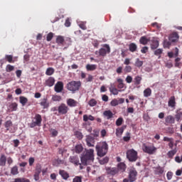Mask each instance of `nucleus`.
Returning <instances> with one entry per match:
<instances>
[{"mask_svg":"<svg viewBox=\"0 0 182 182\" xmlns=\"http://www.w3.org/2000/svg\"><path fill=\"white\" fill-rule=\"evenodd\" d=\"M74 151L77 154H80L83 151V146L82 144H77L75 146Z\"/></svg>","mask_w":182,"mask_h":182,"instance_id":"obj_28","label":"nucleus"},{"mask_svg":"<svg viewBox=\"0 0 182 182\" xmlns=\"http://www.w3.org/2000/svg\"><path fill=\"white\" fill-rule=\"evenodd\" d=\"M110 105L112 107H116L119 105V101L117 100V99H114L111 101Z\"/></svg>","mask_w":182,"mask_h":182,"instance_id":"obj_58","label":"nucleus"},{"mask_svg":"<svg viewBox=\"0 0 182 182\" xmlns=\"http://www.w3.org/2000/svg\"><path fill=\"white\" fill-rule=\"evenodd\" d=\"M142 79L143 78H141V77L139 75H137L136 77H135L134 79V85L136 86H138V85H140V83H141Z\"/></svg>","mask_w":182,"mask_h":182,"instance_id":"obj_38","label":"nucleus"},{"mask_svg":"<svg viewBox=\"0 0 182 182\" xmlns=\"http://www.w3.org/2000/svg\"><path fill=\"white\" fill-rule=\"evenodd\" d=\"M102 116H104V117L107 119V120H110L111 119H113V116H114V114H113V112L110 110H105L103 112Z\"/></svg>","mask_w":182,"mask_h":182,"instance_id":"obj_15","label":"nucleus"},{"mask_svg":"<svg viewBox=\"0 0 182 182\" xmlns=\"http://www.w3.org/2000/svg\"><path fill=\"white\" fill-rule=\"evenodd\" d=\"M109 89V92L112 93L114 96L119 95V92H122V90H118L117 88H116V87L113 84L110 85V87Z\"/></svg>","mask_w":182,"mask_h":182,"instance_id":"obj_17","label":"nucleus"},{"mask_svg":"<svg viewBox=\"0 0 182 182\" xmlns=\"http://www.w3.org/2000/svg\"><path fill=\"white\" fill-rule=\"evenodd\" d=\"M58 45H65V37L62 36H58L55 40Z\"/></svg>","mask_w":182,"mask_h":182,"instance_id":"obj_27","label":"nucleus"},{"mask_svg":"<svg viewBox=\"0 0 182 182\" xmlns=\"http://www.w3.org/2000/svg\"><path fill=\"white\" fill-rule=\"evenodd\" d=\"M33 163H35V158L30 157L28 159L29 166L31 167V166H33Z\"/></svg>","mask_w":182,"mask_h":182,"instance_id":"obj_64","label":"nucleus"},{"mask_svg":"<svg viewBox=\"0 0 182 182\" xmlns=\"http://www.w3.org/2000/svg\"><path fill=\"white\" fill-rule=\"evenodd\" d=\"M52 100L53 102H60V100H62V97L60 95H53Z\"/></svg>","mask_w":182,"mask_h":182,"instance_id":"obj_44","label":"nucleus"},{"mask_svg":"<svg viewBox=\"0 0 182 182\" xmlns=\"http://www.w3.org/2000/svg\"><path fill=\"white\" fill-rule=\"evenodd\" d=\"M127 159L129 161H137V151L134 149H129L127 151Z\"/></svg>","mask_w":182,"mask_h":182,"instance_id":"obj_7","label":"nucleus"},{"mask_svg":"<svg viewBox=\"0 0 182 182\" xmlns=\"http://www.w3.org/2000/svg\"><path fill=\"white\" fill-rule=\"evenodd\" d=\"M171 46V41H168L167 40H164V48H170Z\"/></svg>","mask_w":182,"mask_h":182,"instance_id":"obj_56","label":"nucleus"},{"mask_svg":"<svg viewBox=\"0 0 182 182\" xmlns=\"http://www.w3.org/2000/svg\"><path fill=\"white\" fill-rule=\"evenodd\" d=\"M58 113L60 114H66L69 112V107L65 103H62L58 108Z\"/></svg>","mask_w":182,"mask_h":182,"instance_id":"obj_9","label":"nucleus"},{"mask_svg":"<svg viewBox=\"0 0 182 182\" xmlns=\"http://www.w3.org/2000/svg\"><path fill=\"white\" fill-rule=\"evenodd\" d=\"M139 43L141 45H147V43H149V40L146 38V36H142L139 40Z\"/></svg>","mask_w":182,"mask_h":182,"instance_id":"obj_41","label":"nucleus"},{"mask_svg":"<svg viewBox=\"0 0 182 182\" xmlns=\"http://www.w3.org/2000/svg\"><path fill=\"white\" fill-rule=\"evenodd\" d=\"M151 26H153V28H156V29H160V28H161V25L159 24L157 22L152 23Z\"/></svg>","mask_w":182,"mask_h":182,"instance_id":"obj_60","label":"nucleus"},{"mask_svg":"<svg viewBox=\"0 0 182 182\" xmlns=\"http://www.w3.org/2000/svg\"><path fill=\"white\" fill-rule=\"evenodd\" d=\"M129 49L130 52H136V50H137V45L134 43H132L129 46Z\"/></svg>","mask_w":182,"mask_h":182,"instance_id":"obj_34","label":"nucleus"},{"mask_svg":"<svg viewBox=\"0 0 182 182\" xmlns=\"http://www.w3.org/2000/svg\"><path fill=\"white\" fill-rule=\"evenodd\" d=\"M107 53H110V46L108 44H105L103 48L98 51H95V55H99V56H102L103 58L106 56Z\"/></svg>","mask_w":182,"mask_h":182,"instance_id":"obj_6","label":"nucleus"},{"mask_svg":"<svg viewBox=\"0 0 182 182\" xmlns=\"http://www.w3.org/2000/svg\"><path fill=\"white\" fill-rule=\"evenodd\" d=\"M80 86H82L80 81H71L67 84V89L70 92L75 93V92H77L80 89Z\"/></svg>","mask_w":182,"mask_h":182,"instance_id":"obj_4","label":"nucleus"},{"mask_svg":"<svg viewBox=\"0 0 182 182\" xmlns=\"http://www.w3.org/2000/svg\"><path fill=\"white\" fill-rule=\"evenodd\" d=\"M175 122L176 119H174V117L171 115H168L165 117V123H166V124H174Z\"/></svg>","mask_w":182,"mask_h":182,"instance_id":"obj_18","label":"nucleus"},{"mask_svg":"<svg viewBox=\"0 0 182 182\" xmlns=\"http://www.w3.org/2000/svg\"><path fill=\"white\" fill-rule=\"evenodd\" d=\"M118 171H121L122 173H124L126 171V164L123 162H120L117 164Z\"/></svg>","mask_w":182,"mask_h":182,"instance_id":"obj_23","label":"nucleus"},{"mask_svg":"<svg viewBox=\"0 0 182 182\" xmlns=\"http://www.w3.org/2000/svg\"><path fill=\"white\" fill-rule=\"evenodd\" d=\"M96 150L97 156L100 157H103L107 154V151L109 150V145L106 141H101L97 144Z\"/></svg>","mask_w":182,"mask_h":182,"instance_id":"obj_2","label":"nucleus"},{"mask_svg":"<svg viewBox=\"0 0 182 182\" xmlns=\"http://www.w3.org/2000/svg\"><path fill=\"white\" fill-rule=\"evenodd\" d=\"M40 175H41V173H40V172H36V171H35L33 177H34V180H35L36 181H38V180H39V176H40Z\"/></svg>","mask_w":182,"mask_h":182,"instance_id":"obj_59","label":"nucleus"},{"mask_svg":"<svg viewBox=\"0 0 182 182\" xmlns=\"http://www.w3.org/2000/svg\"><path fill=\"white\" fill-rule=\"evenodd\" d=\"M85 141L88 147H95V143L96 141L95 140V138L93 136L87 135L86 136Z\"/></svg>","mask_w":182,"mask_h":182,"instance_id":"obj_12","label":"nucleus"},{"mask_svg":"<svg viewBox=\"0 0 182 182\" xmlns=\"http://www.w3.org/2000/svg\"><path fill=\"white\" fill-rule=\"evenodd\" d=\"M107 163H109V158L107 156L100 160V164H107Z\"/></svg>","mask_w":182,"mask_h":182,"instance_id":"obj_51","label":"nucleus"},{"mask_svg":"<svg viewBox=\"0 0 182 182\" xmlns=\"http://www.w3.org/2000/svg\"><path fill=\"white\" fill-rule=\"evenodd\" d=\"M40 105L42 106L43 109H48L49 107V102H48V98H43L40 102Z\"/></svg>","mask_w":182,"mask_h":182,"instance_id":"obj_20","label":"nucleus"},{"mask_svg":"<svg viewBox=\"0 0 182 182\" xmlns=\"http://www.w3.org/2000/svg\"><path fill=\"white\" fill-rule=\"evenodd\" d=\"M86 69L87 70H90V71L96 70L97 69V65L95 64H92V65L88 64L86 65Z\"/></svg>","mask_w":182,"mask_h":182,"instance_id":"obj_33","label":"nucleus"},{"mask_svg":"<svg viewBox=\"0 0 182 182\" xmlns=\"http://www.w3.org/2000/svg\"><path fill=\"white\" fill-rule=\"evenodd\" d=\"M4 126L6 129V130L9 131V127H11L12 126V121H11V120L6 121L4 124Z\"/></svg>","mask_w":182,"mask_h":182,"instance_id":"obj_50","label":"nucleus"},{"mask_svg":"<svg viewBox=\"0 0 182 182\" xmlns=\"http://www.w3.org/2000/svg\"><path fill=\"white\" fill-rule=\"evenodd\" d=\"M5 59L9 63H12V60H14V56L12 55H5Z\"/></svg>","mask_w":182,"mask_h":182,"instance_id":"obj_48","label":"nucleus"},{"mask_svg":"<svg viewBox=\"0 0 182 182\" xmlns=\"http://www.w3.org/2000/svg\"><path fill=\"white\" fill-rule=\"evenodd\" d=\"M82 120L83 122H85L84 123H82L83 129H86V130L90 133L92 132V127H90V124H92L89 122V120H90V122L95 121V117L90 114V115L84 114L82 117Z\"/></svg>","mask_w":182,"mask_h":182,"instance_id":"obj_3","label":"nucleus"},{"mask_svg":"<svg viewBox=\"0 0 182 182\" xmlns=\"http://www.w3.org/2000/svg\"><path fill=\"white\" fill-rule=\"evenodd\" d=\"M168 106H169V107H174L176 106V97L174 96L170 97Z\"/></svg>","mask_w":182,"mask_h":182,"instance_id":"obj_29","label":"nucleus"},{"mask_svg":"<svg viewBox=\"0 0 182 182\" xmlns=\"http://www.w3.org/2000/svg\"><path fill=\"white\" fill-rule=\"evenodd\" d=\"M20 103L22 104V106H25L28 103V98L25 97H20Z\"/></svg>","mask_w":182,"mask_h":182,"instance_id":"obj_45","label":"nucleus"},{"mask_svg":"<svg viewBox=\"0 0 182 182\" xmlns=\"http://www.w3.org/2000/svg\"><path fill=\"white\" fill-rule=\"evenodd\" d=\"M123 132H124V129H123V127L117 128L116 129V136L117 137L122 136V134H123Z\"/></svg>","mask_w":182,"mask_h":182,"instance_id":"obj_42","label":"nucleus"},{"mask_svg":"<svg viewBox=\"0 0 182 182\" xmlns=\"http://www.w3.org/2000/svg\"><path fill=\"white\" fill-rule=\"evenodd\" d=\"M95 150L90 149L83 152L80 160L82 166H87L95 161Z\"/></svg>","mask_w":182,"mask_h":182,"instance_id":"obj_1","label":"nucleus"},{"mask_svg":"<svg viewBox=\"0 0 182 182\" xmlns=\"http://www.w3.org/2000/svg\"><path fill=\"white\" fill-rule=\"evenodd\" d=\"M129 182H134L136 181V180H137V171H136L135 169H131L129 171Z\"/></svg>","mask_w":182,"mask_h":182,"instance_id":"obj_10","label":"nucleus"},{"mask_svg":"<svg viewBox=\"0 0 182 182\" xmlns=\"http://www.w3.org/2000/svg\"><path fill=\"white\" fill-rule=\"evenodd\" d=\"M159 41L157 40H153L152 43H151V49L154 50L157 49V47L159 46Z\"/></svg>","mask_w":182,"mask_h":182,"instance_id":"obj_39","label":"nucleus"},{"mask_svg":"<svg viewBox=\"0 0 182 182\" xmlns=\"http://www.w3.org/2000/svg\"><path fill=\"white\" fill-rule=\"evenodd\" d=\"M142 150L147 154H154L156 151H157V148H156V146H147L146 144H143Z\"/></svg>","mask_w":182,"mask_h":182,"instance_id":"obj_8","label":"nucleus"},{"mask_svg":"<svg viewBox=\"0 0 182 182\" xmlns=\"http://www.w3.org/2000/svg\"><path fill=\"white\" fill-rule=\"evenodd\" d=\"M15 70V67H14V65H7L6 67V72H12V70Z\"/></svg>","mask_w":182,"mask_h":182,"instance_id":"obj_52","label":"nucleus"},{"mask_svg":"<svg viewBox=\"0 0 182 182\" xmlns=\"http://www.w3.org/2000/svg\"><path fill=\"white\" fill-rule=\"evenodd\" d=\"M133 70V68L130 65H126L124 68V73H130Z\"/></svg>","mask_w":182,"mask_h":182,"instance_id":"obj_46","label":"nucleus"},{"mask_svg":"<svg viewBox=\"0 0 182 182\" xmlns=\"http://www.w3.org/2000/svg\"><path fill=\"white\" fill-rule=\"evenodd\" d=\"M54 73H55V69L51 67L47 68V70L46 71V75L47 76H52V75H53Z\"/></svg>","mask_w":182,"mask_h":182,"instance_id":"obj_37","label":"nucleus"},{"mask_svg":"<svg viewBox=\"0 0 182 182\" xmlns=\"http://www.w3.org/2000/svg\"><path fill=\"white\" fill-rule=\"evenodd\" d=\"M144 97H150L151 96V89L148 87L144 90Z\"/></svg>","mask_w":182,"mask_h":182,"instance_id":"obj_35","label":"nucleus"},{"mask_svg":"<svg viewBox=\"0 0 182 182\" xmlns=\"http://www.w3.org/2000/svg\"><path fill=\"white\" fill-rule=\"evenodd\" d=\"M88 105L90 106V107H94V106L97 105V101H96L95 99H92L89 101Z\"/></svg>","mask_w":182,"mask_h":182,"instance_id":"obj_47","label":"nucleus"},{"mask_svg":"<svg viewBox=\"0 0 182 182\" xmlns=\"http://www.w3.org/2000/svg\"><path fill=\"white\" fill-rule=\"evenodd\" d=\"M63 163H65L64 160L60 159H55L53 162V166H55V167H58L59 165L60 164H63Z\"/></svg>","mask_w":182,"mask_h":182,"instance_id":"obj_31","label":"nucleus"},{"mask_svg":"<svg viewBox=\"0 0 182 182\" xmlns=\"http://www.w3.org/2000/svg\"><path fill=\"white\" fill-rule=\"evenodd\" d=\"M116 72L117 75H122L123 73V67L119 66L117 68Z\"/></svg>","mask_w":182,"mask_h":182,"instance_id":"obj_61","label":"nucleus"},{"mask_svg":"<svg viewBox=\"0 0 182 182\" xmlns=\"http://www.w3.org/2000/svg\"><path fill=\"white\" fill-rule=\"evenodd\" d=\"M176 153H177V150L173 149L168 152V157L171 158L176 154Z\"/></svg>","mask_w":182,"mask_h":182,"instance_id":"obj_57","label":"nucleus"},{"mask_svg":"<svg viewBox=\"0 0 182 182\" xmlns=\"http://www.w3.org/2000/svg\"><path fill=\"white\" fill-rule=\"evenodd\" d=\"M123 124V117H119L116 121V126H122Z\"/></svg>","mask_w":182,"mask_h":182,"instance_id":"obj_55","label":"nucleus"},{"mask_svg":"<svg viewBox=\"0 0 182 182\" xmlns=\"http://www.w3.org/2000/svg\"><path fill=\"white\" fill-rule=\"evenodd\" d=\"M117 82L118 83V85H117L118 89H124L125 85H124V83L123 82V79L118 78L117 79Z\"/></svg>","mask_w":182,"mask_h":182,"instance_id":"obj_32","label":"nucleus"},{"mask_svg":"<svg viewBox=\"0 0 182 182\" xmlns=\"http://www.w3.org/2000/svg\"><path fill=\"white\" fill-rule=\"evenodd\" d=\"M41 124H42V115L36 114L29 126L31 129H33V127H36V126L41 127Z\"/></svg>","mask_w":182,"mask_h":182,"instance_id":"obj_5","label":"nucleus"},{"mask_svg":"<svg viewBox=\"0 0 182 182\" xmlns=\"http://www.w3.org/2000/svg\"><path fill=\"white\" fill-rule=\"evenodd\" d=\"M11 173L13 176H16L17 174H19V171H18V166H15L11 169Z\"/></svg>","mask_w":182,"mask_h":182,"instance_id":"obj_40","label":"nucleus"},{"mask_svg":"<svg viewBox=\"0 0 182 182\" xmlns=\"http://www.w3.org/2000/svg\"><path fill=\"white\" fill-rule=\"evenodd\" d=\"M59 174L61 176L63 180H68L70 176H69V173L66 172L65 170H60L59 171Z\"/></svg>","mask_w":182,"mask_h":182,"instance_id":"obj_21","label":"nucleus"},{"mask_svg":"<svg viewBox=\"0 0 182 182\" xmlns=\"http://www.w3.org/2000/svg\"><path fill=\"white\" fill-rule=\"evenodd\" d=\"M73 182H82V176H75L73 179Z\"/></svg>","mask_w":182,"mask_h":182,"instance_id":"obj_63","label":"nucleus"},{"mask_svg":"<svg viewBox=\"0 0 182 182\" xmlns=\"http://www.w3.org/2000/svg\"><path fill=\"white\" fill-rule=\"evenodd\" d=\"M168 58H170V59H171L173 58H177V56H178V48H175L174 53L173 52H168Z\"/></svg>","mask_w":182,"mask_h":182,"instance_id":"obj_22","label":"nucleus"},{"mask_svg":"<svg viewBox=\"0 0 182 182\" xmlns=\"http://www.w3.org/2000/svg\"><path fill=\"white\" fill-rule=\"evenodd\" d=\"M54 90L56 93H60V92L63 90V82L62 81H58L54 87Z\"/></svg>","mask_w":182,"mask_h":182,"instance_id":"obj_14","label":"nucleus"},{"mask_svg":"<svg viewBox=\"0 0 182 182\" xmlns=\"http://www.w3.org/2000/svg\"><path fill=\"white\" fill-rule=\"evenodd\" d=\"M50 133H51L53 137H56V136L58 134V130L55 129H50Z\"/></svg>","mask_w":182,"mask_h":182,"instance_id":"obj_53","label":"nucleus"},{"mask_svg":"<svg viewBox=\"0 0 182 182\" xmlns=\"http://www.w3.org/2000/svg\"><path fill=\"white\" fill-rule=\"evenodd\" d=\"M161 53H163V49H161V48L156 49L154 51L155 56H158L159 59H160V58H161Z\"/></svg>","mask_w":182,"mask_h":182,"instance_id":"obj_43","label":"nucleus"},{"mask_svg":"<svg viewBox=\"0 0 182 182\" xmlns=\"http://www.w3.org/2000/svg\"><path fill=\"white\" fill-rule=\"evenodd\" d=\"M143 63H144L143 62V60H140L139 58H136V60H135V63H134V66L136 68H141V66H143Z\"/></svg>","mask_w":182,"mask_h":182,"instance_id":"obj_36","label":"nucleus"},{"mask_svg":"<svg viewBox=\"0 0 182 182\" xmlns=\"http://www.w3.org/2000/svg\"><path fill=\"white\" fill-rule=\"evenodd\" d=\"M67 105L69 107H76L79 105V102L73 98H69L67 100Z\"/></svg>","mask_w":182,"mask_h":182,"instance_id":"obj_13","label":"nucleus"},{"mask_svg":"<svg viewBox=\"0 0 182 182\" xmlns=\"http://www.w3.org/2000/svg\"><path fill=\"white\" fill-rule=\"evenodd\" d=\"M6 166V156L1 154L0 156V166L5 167Z\"/></svg>","mask_w":182,"mask_h":182,"instance_id":"obj_25","label":"nucleus"},{"mask_svg":"<svg viewBox=\"0 0 182 182\" xmlns=\"http://www.w3.org/2000/svg\"><path fill=\"white\" fill-rule=\"evenodd\" d=\"M53 39V33L50 32L46 36V41L48 42H50Z\"/></svg>","mask_w":182,"mask_h":182,"instance_id":"obj_54","label":"nucleus"},{"mask_svg":"<svg viewBox=\"0 0 182 182\" xmlns=\"http://www.w3.org/2000/svg\"><path fill=\"white\" fill-rule=\"evenodd\" d=\"M9 109L11 112H16L18 110V103L13 102L9 106Z\"/></svg>","mask_w":182,"mask_h":182,"instance_id":"obj_30","label":"nucleus"},{"mask_svg":"<svg viewBox=\"0 0 182 182\" xmlns=\"http://www.w3.org/2000/svg\"><path fill=\"white\" fill-rule=\"evenodd\" d=\"M105 170L107 171V174L109 176H116V174H119V168L116 167H106Z\"/></svg>","mask_w":182,"mask_h":182,"instance_id":"obj_11","label":"nucleus"},{"mask_svg":"<svg viewBox=\"0 0 182 182\" xmlns=\"http://www.w3.org/2000/svg\"><path fill=\"white\" fill-rule=\"evenodd\" d=\"M125 80L127 83H132V82H133V77L130 75H127Z\"/></svg>","mask_w":182,"mask_h":182,"instance_id":"obj_62","label":"nucleus"},{"mask_svg":"<svg viewBox=\"0 0 182 182\" xmlns=\"http://www.w3.org/2000/svg\"><path fill=\"white\" fill-rule=\"evenodd\" d=\"M35 171L42 173V165H41V164H36Z\"/></svg>","mask_w":182,"mask_h":182,"instance_id":"obj_49","label":"nucleus"},{"mask_svg":"<svg viewBox=\"0 0 182 182\" xmlns=\"http://www.w3.org/2000/svg\"><path fill=\"white\" fill-rule=\"evenodd\" d=\"M70 163H72V164H75V166H77L78 164H80L79 161V157L77 156H71L69 158Z\"/></svg>","mask_w":182,"mask_h":182,"instance_id":"obj_16","label":"nucleus"},{"mask_svg":"<svg viewBox=\"0 0 182 182\" xmlns=\"http://www.w3.org/2000/svg\"><path fill=\"white\" fill-rule=\"evenodd\" d=\"M154 173L156 176H161V174L164 173V168L161 166H157L155 168Z\"/></svg>","mask_w":182,"mask_h":182,"instance_id":"obj_26","label":"nucleus"},{"mask_svg":"<svg viewBox=\"0 0 182 182\" xmlns=\"http://www.w3.org/2000/svg\"><path fill=\"white\" fill-rule=\"evenodd\" d=\"M55 85V77H50L46 80V86H48V87H52Z\"/></svg>","mask_w":182,"mask_h":182,"instance_id":"obj_19","label":"nucleus"},{"mask_svg":"<svg viewBox=\"0 0 182 182\" xmlns=\"http://www.w3.org/2000/svg\"><path fill=\"white\" fill-rule=\"evenodd\" d=\"M178 39V34L177 33H173L169 36L170 42H177Z\"/></svg>","mask_w":182,"mask_h":182,"instance_id":"obj_24","label":"nucleus"}]
</instances>
